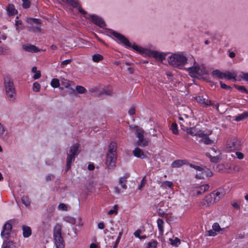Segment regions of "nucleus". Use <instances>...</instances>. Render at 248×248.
Returning <instances> with one entry per match:
<instances>
[{
  "instance_id": "nucleus-10",
  "label": "nucleus",
  "mask_w": 248,
  "mask_h": 248,
  "mask_svg": "<svg viewBox=\"0 0 248 248\" xmlns=\"http://www.w3.org/2000/svg\"><path fill=\"white\" fill-rule=\"evenodd\" d=\"M112 34L118 39L119 43L122 44L127 47L133 48L134 45H132L128 40L123 35L114 31H112ZM134 45H135L134 44Z\"/></svg>"
},
{
  "instance_id": "nucleus-13",
  "label": "nucleus",
  "mask_w": 248,
  "mask_h": 248,
  "mask_svg": "<svg viewBox=\"0 0 248 248\" xmlns=\"http://www.w3.org/2000/svg\"><path fill=\"white\" fill-rule=\"evenodd\" d=\"M212 175V172L208 169L202 168V170L196 174V178L199 179H204L205 177H210Z\"/></svg>"
},
{
  "instance_id": "nucleus-61",
  "label": "nucleus",
  "mask_w": 248,
  "mask_h": 248,
  "mask_svg": "<svg viewBox=\"0 0 248 248\" xmlns=\"http://www.w3.org/2000/svg\"><path fill=\"white\" fill-rule=\"evenodd\" d=\"M217 234V232L215 231L213 229L210 230L208 232V235L209 236H215Z\"/></svg>"
},
{
  "instance_id": "nucleus-16",
  "label": "nucleus",
  "mask_w": 248,
  "mask_h": 248,
  "mask_svg": "<svg viewBox=\"0 0 248 248\" xmlns=\"http://www.w3.org/2000/svg\"><path fill=\"white\" fill-rule=\"evenodd\" d=\"M187 71L191 77H196L202 74V70L198 66H191L188 68Z\"/></svg>"
},
{
  "instance_id": "nucleus-40",
  "label": "nucleus",
  "mask_w": 248,
  "mask_h": 248,
  "mask_svg": "<svg viewBox=\"0 0 248 248\" xmlns=\"http://www.w3.org/2000/svg\"><path fill=\"white\" fill-rule=\"evenodd\" d=\"M170 129L171 130L173 134L175 135H177L178 134L179 131L178 130L177 124L176 123H172L171 125Z\"/></svg>"
},
{
  "instance_id": "nucleus-64",
  "label": "nucleus",
  "mask_w": 248,
  "mask_h": 248,
  "mask_svg": "<svg viewBox=\"0 0 248 248\" xmlns=\"http://www.w3.org/2000/svg\"><path fill=\"white\" fill-rule=\"evenodd\" d=\"M241 77L243 79L248 81V73H243Z\"/></svg>"
},
{
  "instance_id": "nucleus-2",
  "label": "nucleus",
  "mask_w": 248,
  "mask_h": 248,
  "mask_svg": "<svg viewBox=\"0 0 248 248\" xmlns=\"http://www.w3.org/2000/svg\"><path fill=\"white\" fill-rule=\"evenodd\" d=\"M133 49L141 53H144L149 57L154 58L156 60L162 62L166 57V54L159 52L155 50H151L148 49L143 48L137 45H134Z\"/></svg>"
},
{
  "instance_id": "nucleus-63",
  "label": "nucleus",
  "mask_w": 248,
  "mask_h": 248,
  "mask_svg": "<svg viewBox=\"0 0 248 248\" xmlns=\"http://www.w3.org/2000/svg\"><path fill=\"white\" fill-rule=\"evenodd\" d=\"M128 113L130 115H132L135 113V109L133 108H131L128 110Z\"/></svg>"
},
{
  "instance_id": "nucleus-51",
  "label": "nucleus",
  "mask_w": 248,
  "mask_h": 248,
  "mask_svg": "<svg viewBox=\"0 0 248 248\" xmlns=\"http://www.w3.org/2000/svg\"><path fill=\"white\" fill-rule=\"evenodd\" d=\"M179 120L180 121H182V122H179V124L181 127V128L182 130H186V126L185 125V121H184V119L182 117H179Z\"/></svg>"
},
{
  "instance_id": "nucleus-53",
  "label": "nucleus",
  "mask_w": 248,
  "mask_h": 248,
  "mask_svg": "<svg viewBox=\"0 0 248 248\" xmlns=\"http://www.w3.org/2000/svg\"><path fill=\"white\" fill-rule=\"evenodd\" d=\"M76 225L78 226H82L83 225V223L82 221L81 217H78L76 219Z\"/></svg>"
},
{
  "instance_id": "nucleus-47",
  "label": "nucleus",
  "mask_w": 248,
  "mask_h": 248,
  "mask_svg": "<svg viewBox=\"0 0 248 248\" xmlns=\"http://www.w3.org/2000/svg\"><path fill=\"white\" fill-rule=\"evenodd\" d=\"M235 87L238 90L241 91L242 93H248L246 88L244 86L235 85Z\"/></svg>"
},
{
  "instance_id": "nucleus-32",
  "label": "nucleus",
  "mask_w": 248,
  "mask_h": 248,
  "mask_svg": "<svg viewBox=\"0 0 248 248\" xmlns=\"http://www.w3.org/2000/svg\"><path fill=\"white\" fill-rule=\"evenodd\" d=\"M127 178L126 177H121L119 179V184L121 185V187L124 189L127 188L126 182H127Z\"/></svg>"
},
{
  "instance_id": "nucleus-29",
  "label": "nucleus",
  "mask_w": 248,
  "mask_h": 248,
  "mask_svg": "<svg viewBox=\"0 0 248 248\" xmlns=\"http://www.w3.org/2000/svg\"><path fill=\"white\" fill-rule=\"evenodd\" d=\"M212 75L220 79L225 78V73H222L219 70H215L212 72Z\"/></svg>"
},
{
  "instance_id": "nucleus-28",
  "label": "nucleus",
  "mask_w": 248,
  "mask_h": 248,
  "mask_svg": "<svg viewBox=\"0 0 248 248\" xmlns=\"http://www.w3.org/2000/svg\"><path fill=\"white\" fill-rule=\"evenodd\" d=\"M63 220L72 225L76 223V219L70 216H65L63 217Z\"/></svg>"
},
{
  "instance_id": "nucleus-27",
  "label": "nucleus",
  "mask_w": 248,
  "mask_h": 248,
  "mask_svg": "<svg viewBox=\"0 0 248 248\" xmlns=\"http://www.w3.org/2000/svg\"><path fill=\"white\" fill-rule=\"evenodd\" d=\"M206 156L210 158V161L214 163H217L220 160V156L218 155H212L210 153H206Z\"/></svg>"
},
{
  "instance_id": "nucleus-8",
  "label": "nucleus",
  "mask_w": 248,
  "mask_h": 248,
  "mask_svg": "<svg viewBox=\"0 0 248 248\" xmlns=\"http://www.w3.org/2000/svg\"><path fill=\"white\" fill-rule=\"evenodd\" d=\"M216 202L214 195L211 192L204 197L200 202L199 205L202 208H206L210 206Z\"/></svg>"
},
{
  "instance_id": "nucleus-46",
  "label": "nucleus",
  "mask_w": 248,
  "mask_h": 248,
  "mask_svg": "<svg viewBox=\"0 0 248 248\" xmlns=\"http://www.w3.org/2000/svg\"><path fill=\"white\" fill-rule=\"evenodd\" d=\"M58 209L59 210L65 211L67 210V207L65 204L61 203L58 205Z\"/></svg>"
},
{
  "instance_id": "nucleus-52",
  "label": "nucleus",
  "mask_w": 248,
  "mask_h": 248,
  "mask_svg": "<svg viewBox=\"0 0 248 248\" xmlns=\"http://www.w3.org/2000/svg\"><path fill=\"white\" fill-rule=\"evenodd\" d=\"M163 185L169 188H171L173 186V183L172 182L166 181L163 183Z\"/></svg>"
},
{
  "instance_id": "nucleus-30",
  "label": "nucleus",
  "mask_w": 248,
  "mask_h": 248,
  "mask_svg": "<svg viewBox=\"0 0 248 248\" xmlns=\"http://www.w3.org/2000/svg\"><path fill=\"white\" fill-rule=\"evenodd\" d=\"M157 227L160 233H163L164 232V221L161 218L157 220Z\"/></svg>"
},
{
  "instance_id": "nucleus-41",
  "label": "nucleus",
  "mask_w": 248,
  "mask_h": 248,
  "mask_svg": "<svg viewBox=\"0 0 248 248\" xmlns=\"http://www.w3.org/2000/svg\"><path fill=\"white\" fill-rule=\"evenodd\" d=\"M225 78L228 79H232L233 81H236V76L233 75V74H231L230 72L225 73Z\"/></svg>"
},
{
  "instance_id": "nucleus-33",
  "label": "nucleus",
  "mask_w": 248,
  "mask_h": 248,
  "mask_svg": "<svg viewBox=\"0 0 248 248\" xmlns=\"http://www.w3.org/2000/svg\"><path fill=\"white\" fill-rule=\"evenodd\" d=\"M103 59V56L99 54H95L92 56V60L94 62H98Z\"/></svg>"
},
{
  "instance_id": "nucleus-35",
  "label": "nucleus",
  "mask_w": 248,
  "mask_h": 248,
  "mask_svg": "<svg viewBox=\"0 0 248 248\" xmlns=\"http://www.w3.org/2000/svg\"><path fill=\"white\" fill-rule=\"evenodd\" d=\"M6 131L3 124L0 123V138H3L6 136Z\"/></svg>"
},
{
  "instance_id": "nucleus-3",
  "label": "nucleus",
  "mask_w": 248,
  "mask_h": 248,
  "mask_svg": "<svg viewBox=\"0 0 248 248\" xmlns=\"http://www.w3.org/2000/svg\"><path fill=\"white\" fill-rule=\"evenodd\" d=\"M53 238L56 248H64V241L62 236V227L59 224H57L53 229Z\"/></svg>"
},
{
  "instance_id": "nucleus-22",
  "label": "nucleus",
  "mask_w": 248,
  "mask_h": 248,
  "mask_svg": "<svg viewBox=\"0 0 248 248\" xmlns=\"http://www.w3.org/2000/svg\"><path fill=\"white\" fill-rule=\"evenodd\" d=\"M23 231V236L24 238H28L31 234V229L29 227L26 225H24L22 227Z\"/></svg>"
},
{
  "instance_id": "nucleus-25",
  "label": "nucleus",
  "mask_w": 248,
  "mask_h": 248,
  "mask_svg": "<svg viewBox=\"0 0 248 248\" xmlns=\"http://www.w3.org/2000/svg\"><path fill=\"white\" fill-rule=\"evenodd\" d=\"M1 248H16V246L12 241L4 240Z\"/></svg>"
},
{
  "instance_id": "nucleus-60",
  "label": "nucleus",
  "mask_w": 248,
  "mask_h": 248,
  "mask_svg": "<svg viewBox=\"0 0 248 248\" xmlns=\"http://www.w3.org/2000/svg\"><path fill=\"white\" fill-rule=\"evenodd\" d=\"M140 233H141V231L140 230H137L134 233V235L136 237L140 239Z\"/></svg>"
},
{
  "instance_id": "nucleus-37",
  "label": "nucleus",
  "mask_w": 248,
  "mask_h": 248,
  "mask_svg": "<svg viewBox=\"0 0 248 248\" xmlns=\"http://www.w3.org/2000/svg\"><path fill=\"white\" fill-rule=\"evenodd\" d=\"M169 240L170 241L171 244L172 246H174L175 247L178 246L180 244V243H181L180 240L177 237H176L174 240L171 238H170Z\"/></svg>"
},
{
  "instance_id": "nucleus-7",
  "label": "nucleus",
  "mask_w": 248,
  "mask_h": 248,
  "mask_svg": "<svg viewBox=\"0 0 248 248\" xmlns=\"http://www.w3.org/2000/svg\"><path fill=\"white\" fill-rule=\"evenodd\" d=\"M27 21L30 25L29 27V30L30 31L33 32L41 31V20L37 18H30L27 19Z\"/></svg>"
},
{
  "instance_id": "nucleus-15",
  "label": "nucleus",
  "mask_w": 248,
  "mask_h": 248,
  "mask_svg": "<svg viewBox=\"0 0 248 248\" xmlns=\"http://www.w3.org/2000/svg\"><path fill=\"white\" fill-rule=\"evenodd\" d=\"M214 199L217 202L222 198L226 194V191L223 188H218L212 192Z\"/></svg>"
},
{
  "instance_id": "nucleus-20",
  "label": "nucleus",
  "mask_w": 248,
  "mask_h": 248,
  "mask_svg": "<svg viewBox=\"0 0 248 248\" xmlns=\"http://www.w3.org/2000/svg\"><path fill=\"white\" fill-rule=\"evenodd\" d=\"M6 10L9 16H12L17 13V11L16 9L15 6L13 4H8L6 8Z\"/></svg>"
},
{
  "instance_id": "nucleus-6",
  "label": "nucleus",
  "mask_w": 248,
  "mask_h": 248,
  "mask_svg": "<svg viewBox=\"0 0 248 248\" xmlns=\"http://www.w3.org/2000/svg\"><path fill=\"white\" fill-rule=\"evenodd\" d=\"M134 128L136 130L135 134L138 138L136 145L141 147H145L148 145V141L144 138V130L138 126H135Z\"/></svg>"
},
{
  "instance_id": "nucleus-1",
  "label": "nucleus",
  "mask_w": 248,
  "mask_h": 248,
  "mask_svg": "<svg viewBox=\"0 0 248 248\" xmlns=\"http://www.w3.org/2000/svg\"><path fill=\"white\" fill-rule=\"evenodd\" d=\"M187 58L182 53H174L168 58V61L170 65L180 69L187 63Z\"/></svg>"
},
{
  "instance_id": "nucleus-39",
  "label": "nucleus",
  "mask_w": 248,
  "mask_h": 248,
  "mask_svg": "<svg viewBox=\"0 0 248 248\" xmlns=\"http://www.w3.org/2000/svg\"><path fill=\"white\" fill-rule=\"evenodd\" d=\"M201 141L207 145H211L213 143V140H211L207 136L202 139Z\"/></svg>"
},
{
  "instance_id": "nucleus-19",
  "label": "nucleus",
  "mask_w": 248,
  "mask_h": 248,
  "mask_svg": "<svg viewBox=\"0 0 248 248\" xmlns=\"http://www.w3.org/2000/svg\"><path fill=\"white\" fill-rule=\"evenodd\" d=\"M134 155L138 158L144 159L147 157L146 155L140 148L137 147L133 151Z\"/></svg>"
},
{
  "instance_id": "nucleus-9",
  "label": "nucleus",
  "mask_w": 248,
  "mask_h": 248,
  "mask_svg": "<svg viewBox=\"0 0 248 248\" xmlns=\"http://www.w3.org/2000/svg\"><path fill=\"white\" fill-rule=\"evenodd\" d=\"M116 158V153H107L105 164L108 169H112L115 166Z\"/></svg>"
},
{
  "instance_id": "nucleus-59",
  "label": "nucleus",
  "mask_w": 248,
  "mask_h": 248,
  "mask_svg": "<svg viewBox=\"0 0 248 248\" xmlns=\"http://www.w3.org/2000/svg\"><path fill=\"white\" fill-rule=\"evenodd\" d=\"M71 62V60L68 59V60H65L63 61L61 63V66L62 67H63L64 66L70 63V62Z\"/></svg>"
},
{
  "instance_id": "nucleus-36",
  "label": "nucleus",
  "mask_w": 248,
  "mask_h": 248,
  "mask_svg": "<svg viewBox=\"0 0 248 248\" xmlns=\"http://www.w3.org/2000/svg\"><path fill=\"white\" fill-rule=\"evenodd\" d=\"M76 90L77 93L80 94L84 93L87 92V90L84 87L79 85L76 87Z\"/></svg>"
},
{
  "instance_id": "nucleus-45",
  "label": "nucleus",
  "mask_w": 248,
  "mask_h": 248,
  "mask_svg": "<svg viewBox=\"0 0 248 248\" xmlns=\"http://www.w3.org/2000/svg\"><path fill=\"white\" fill-rule=\"evenodd\" d=\"M22 7L24 9L29 8L31 6V2L29 0H22Z\"/></svg>"
},
{
  "instance_id": "nucleus-57",
  "label": "nucleus",
  "mask_w": 248,
  "mask_h": 248,
  "mask_svg": "<svg viewBox=\"0 0 248 248\" xmlns=\"http://www.w3.org/2000/svg\"><path fill=\"white\" fill-rule=\"evenodd\" d=\"M117 205H115L113 207V209H111L108 212V214L109 215H112L114 213H117Z\"/></svg>"
},
{
  "instance_id": "nucleus-21",
  "label": "nucleus",
  "mask_w": 248,
  "mask_h": 248,
  "mask_svg": "<svg viewBox=\"0 0 248 248\" xmlns=\"http://www.w3.org/2000/svg\"><path fill=\"white\" fill-rule=\"evenodd\" d=\"M188 162L186 160L184 159V160H176L174 161L171 165V166L172 168H180L182 167L183 165L185 164H187Z\"/></svg>"
},
{
  "instance_id": "nucleus-49",
  "label": "nucleus",
  "mask_w": 248,
  "mask_h": 248,
  "mask_svg": "<svg viewBox=\"0 0 248 248\" xmlns=\"http://www.w3.org/2000/svg\"><path fill=\"white\" fill-rule=\"evenodd\" d=\"M40 89V85L37 82H34L33 84V90L34 92H39Z\"/></svg>"
},
{
  "instance_id": "nucleus-18",
  "label": "nucleus",
  "mask_w": 248,
  "mask_h": 248,
  "mask_svg": "<svg viewBox=\"0 0 248 248\" xmlns=\"http://www.w3.org/2000/svg\"><path fill=\"white\" fill-rule=\"evenodd\" d=\"M197 102L202 105H204L206 106H210L212 104L210 100H208L207 98H204L203 96H198L196 97Z\"/></svg>"
},
{
  "instance_id": "nucleus-48",
  "label": "nucleus",
  "mask_w": 248,
  "mask_h": 248,
  "mask_svg": "<svg viewBox=\"0 0 248 248\" xmlns=\"http://www.w3.org/2000/svg\"><path fill=\"white\" fill-rule=\"evenodd\" d=\"M187 165H188L191 168L194 169L198 171L202 170V167L200 166L195 165L194 164L189 163H188Z\"/></svg>"
},
{
  "instance_id": "nucleus-50",
  "label": "nucleus",
  "mask_w": 248,
  "mask_h": 248,
  "mask_svg": "<svg viewBox=\"0 0 248 248\" xmlns=\"http://www.w3.org/2000/svg\"><path fill=\"white\" fill-rule=\"evenodd\" d=\"M212 228L215 231H216L217 232H219L221 230L220 226L217 223H214L212 226Z\"/></svg>"
},
{
  "instance_id": "nucleus-56",
  "label": "nucleus",
  "mask_w": 248,
  "mask_h": 248,
  "mask_svg": "<svg viewBox=\"0 0 248 248\" xmlns=\"http://www.w3.org/2000/svg\"><path fill=\"white\" fill-rule=\"evenodd\" d=\"M34 75H33V78L34 79H37L41 77V72L40 71H38L34 73Z\"/></svg>"
},
{
  "instance_id": "nucleus-58",
  "label": "nucleus",
  "mask_w": 248,
  "mask_h": 248,
  "mask_svg": "<svg viewBox=\"0 0 248 248\" xmlns=\"http://www.w3.org/2000/svg\"><path fill=\"white\" fill-rule=\"evenodd\" d=\"M211 150L212 152V154L213 155H220V151L216 150L215 148H211Z\"/></svg>"
},
{
  "instance_id": "nucleus-54",
  "label": "nucleus",
  "mask_w": 248,
  "mask_h": 248,
  "mask_svg": "<svg viewBox=\"0 0 248 248\" xmlns=\"http://www.w3.org/2000/svg\"><path fill=\"white\" fill-rule=\"evenodd\" d=\"M219 83L220 85V87L223 89L229 90L231 89L232 88L230 86L226 85L222 81H220Z\"/></svg>"
},
{
  "instance_id": "nucleus-4",
  "label": "nucleus",
  "mask_w": 248,
  "mask_h": 248,
  "mask_svg": "<svg viewBox=\"0 0 248 248\" xmlns=\"http://www.w3.org/2000/svg\"><path fill=\"white\" fill-rule=\"evenodd\" d=\"M78 144H75L70 149L69 152L67 153L66 171L71 168L72 163L75 161L76 156L78 155L80 152Z\"/></svg>"
},
{
  "instance_id": "nucleus-42",
  "label": "nucleus",
  "mask_w": 248,
  "mask_h": 248,
  "mask_svg": "<svg viewBox=\"0 0 248 248\" xmlns=\"http://www.w3.org/2000/svg\"><path fill=\"white\" fill-rule=\"evenodd\" d=\"M157 242L156 240H152L151 242L147 243V248H156Z\"/></svg>"
},
{
  "instance_id": "nucleus-23",
  "label": "nucleus",
  "mask_w": 248,
  "mask_h": 248,
  "mask_svg": "<svg viewBox=\"0 0 248 248\" xmlns=\"http://www.w3.org/2000/svg\"><path fill=\"white\" fill-rule=\"evenodd\" d=\"M23 48L26 51L30 52H37L39 51V48L31 45H23Z\"/></svg>"
},
{
  "instance_id": "nucleus-31",
  "label": "nucleus",
  "mask_w": 248,
  "mask_h": 248,
  "mask_svg": "<svg viewBox=\"0 0 248 248\" xmlns=\"http://www.w3.org/2000/svg\"><path fill=\"white\" fill-rule=\"evenodd\" d=\"M21 201L23 204L26 207H28L31 204V200L27 196H23L22 197Z\"/></svg>"
},
{
  "instance_id": "nucleus-11",
  "label": "nucleus",
  "mask_w": 248,
  "mask_h": 248,
  "mask_svg": "<svg viewBox=\"0 0 248 248\" xmlns=\"http://www.w3.org/2000/svg\"><path fill=\"white\" fill-rule=\"evenodd\" d=\"M86 16L88 17L87 18L90 17L92 20V21L94 24L102 28H105L106 26V23L104 20L101 17L94 15L87 14Z\"/></svg>"
},
{
  "instance_id": "nucleus-62",
  "label": "nucleus",
  "mask_w": 248,
  "mask_h": 248,
  "mask_svg": "<svg viewBox=\"0 0 248 248\" xmlns=\"http://www.w3.org/2000/svg\"><path fill=\"white\" fill-rule=\"evenodd\" d=\"M145 177L142 178L140 185L139 186V189L141 190L142 187L145 185Z\"/></svg>"
},
{
  "instance_id": "nucleus-12",
  "label": "nucleus",
  "mask_w": 248,
  "mask_h": 248,
  "mask_svg": "<svg viewBox=\"0 0 248 248\" xmlns=\"http://www.w3.org/2000/svg\"><path fill=\"white\" fill-rule=\"evenodd\" d=\"M63 1L67 2L74 8H77L78 11L84 15L85 18H88L86 16L87 15V12L82 9L78 0H65V1Z\"/></svg>"
},
{
  "instance_id": "nucleus-5",
  "label": "nucleus",
  "mask_w": 248,
  "mask_h": 248,
  "mask_svg": "<svg viewBox=\"0 0 248 248\" xmlns=\"http://www.w3.org/2000/svg\"><path fill=\"white\" fill-rule=\"evenodd\" d=\"M5 89L10 101L14 102L16 100V93L13 81L9 78L5 79Z\"/></svg>"
},
{
  "instance_id": "nucleus-34",
  "label": "nucleus",
  "mask_w": 248,
  "mask_h": 248,
  "mask_svg": "<svg viewBox=\"0 0 248 248\" xmlns=\"http://www.w3.org/2000/svg\"><path fill=\"white\" fill-rule=\"evenodd\" d=\"M116 145L114 142H112L110 144L108 147V153H116Z\"/></svg>"
},
{
  "instance_id": "nucleus-44",
  "label": "nucleus",
  "mask_w": 248,
  "mask_h": 248,
  "mask_svg": "<svg viewBox=\"0 0 248 248\" xmlns=\"http://www.w3.org/2000/svg\"><path fill=\"white\" fill-rule=\"evenodd\" d=\"M8 47L5 46H0V55H3L7 53L8 51Z\"/></svg>"
},
{
  "instance_id": "nucleus-38",
  "label": "nucleus",
  "mask_w": 248,
  "mask_h": 248,
  "mask_svg": "<svg viewBox=\"0 0 248 248\" xmlns=\"http://www.w3.org/2000/svg\"><path fill=\"white\" fill-rule=\"evenodd\" d=\"M51 86L53 88H57L60 86L59 80L57 78H53L50 83Z\"/></svg>"
},
{
  "instance_id": "nucleus-17",
  "label": "nucleus",
  "mask_w": 248,
  "mask_h": 248,
  "mask_svg": "<svg viewBox=\"0 0 248 248\" xmlns=\"http://www.w3.org/2000/svg\"><path fill=\"white\" fill-rule=\"evenodd\" d=\"M209 186L208 184H204L195 188L194 191L197 195H201L208 190Z\"/></svg>"
},
{
  "instance_id": "nucleus-43",
  "label": "nucleus",
  "mask_w": 248,
  "mask_h": 248,
  "mask_svg": "<svg viewBox=\"0 0 248 248\" xmlns=\"http://www.w3.org/2000/svg\"><path fill=\"white\" fill-rule=\"evenodd\" d=\"M123 233V230H122L119 233V235L116 239V240L115 244L113 247V248H116L117 247V245L120 241V239L122 237Z\"/></svg>"
},
{
  "instance_id": "nucleus-14",
  "label": "nucleus",
  "mask_w": 248,
  "mask_h": 248,
  "mask_svg": "<svg viewBox=\"0 0 248 248\" xmlns=\"http://www.w3.org/2000/svg\"><path fill=\"white\" fill-rule=\"evenodd\" d=\"M12 230V225L9 223H6L3 227L2 231L1 232V236L3 238H8L11 233Z\"/></svg>"
},
{
  "instance_id": "nucleus-24",
  "label": "nucleus",
  "mask_w": 248,
  "mask_h": 248,
  "mask_svg": "<svg viewBox=\"0 0 248 248\" xmlns=\"http://www.w3.org/2000/svg\"><path fill=\"white\" fill-rule=\"evenodd\" d=\"M230 150H239L241 148L240 142L237 140H234L231 143V146H230Z\"/></svg>"
},
{
  "instance_id": "nucleus-55",
  "label": "nucleus",
  "mask_w": 248,
  "mask_h": 248,
  "mask_svg": "<svg viewBox=\"0 0 248 248\" xmlns=\"http://www.w3.org/2000/svg\"><path fill=\"white\" fill-rule=\"evenodd\" d=\"M235 155L237 156V158L239 159H242L244 157L243 154L240 152H236Z\"/></svg>"
},
{
  "instance_id": "nucleus-26",
  "label": "nucleus",
  "mask_w": 248,
  "mask_h": 248,
  "mask_svg": "<svg viewBox=\"0 0 248 248\" xmlns=\"http://www.w3.org/2000/svg\"><path fill=\"white\" fill-rule=\"evenodd\" d=\"M248 112L245 111L240 114H239L238 116H236V117H235V118H234L233 120L236 122H239V121L243 120L244 119H245V118H248Z\"/></svg>"
}]
</instances>
